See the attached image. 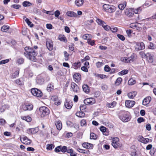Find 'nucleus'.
<instances>
[{
  "instance_id": "39",
  "label": "nucleus",
  "mask_w": 156,
  "mask_h": 156,
  "mask_svg": "<svg viewBox=\"0 0 156 156\" xmlns=\"http://www.w3.org/2000/svg\"><path fill=\"white\" fill-rule=\"evenodd\" d=\"M83 0H76L75 1V4L77 6H80L83 4Z\"/></svg>"
},
{
  "instance_id": "24",
  "label": "nucleus",
  "mask_w": 156,
  "mask_h": 156,
  "mask_svg": "<svg viewBox=\"0 0 156 156\" xmlns=\"http://www.w3.org/2000/svg\"><path fill=\"white\" fill-rule=\"evenodd\" d=\"M145 57L149 62L152 63L153 62V56L151 55L150 53H147L145 55Z\"/></svg>"
},
{
  "instance_id": "22",
  "label": "nucleus",
  "mask_w": 156,
  "mask_h": 156,
  "mask_svg": "<svg viewBox=\"0 0 156 156\" xmlns=\"http://www.w3.org/2000/svg\"><path fill=\"white\" fill-rule=\"evenodd\" d=\"M151 100V97L148 96L144 98L142 104L144 105H147L149 104Z\"/></svg>"
},
{
  "instance_id": "51",
  "label": "nucleus",
  "mask_w": 156,
  "mask_h": 156,
  "mask_svg": "<svg viewBox=\"0 0 156 156\" xmlns=\"http://www.w3.org/2000/svg\"><path fill=\"white\" fill-rule=\"evenodd\" d=\"M122 81V79L121 77L118 78L115 82V84L116 85H119Z\"/></svg>"
},
{
  "instance_id": "56",
  "label": "nucleus",
  "mask_w": 156,
  "mask_h": 156,
  "mask_svg": "<svg viewBox=\"0 0 156 156\" xmlns=\"http://www.w3.org/2000/svg\"><path fill=\"white\" fill-rule=\"evenodd\" d=\"M25 21L29 26H30L31 27H33L34 24L29 20L28 19L26 18Z\"/></svg>"
},
{
  "instance_id": "48",
  "label": "nucleus",
  "mask_w": 156,
  "mask_h": 156,
  "mask_svg": "<svg viewBox=\"0 0 156 156\" xmlns=\"http://www.w3.org/2000/svg\"><path fill=\"white\" fill-rule=\"evenodd\" d=\"M46 148L48 150H52L55 147V145L52 144H48Z\"/></svg>"
},
{
  "instance_id": "26",
  "label": "nucleus",
  "mask_w": 156,
  "mask_h": 156,
  "mask_svg": "<svg viewBox=\"0 0 156 156\" xmlns=\"http://www.w3.org/2000/svg\"><path fill=\"white\" fill-rule=\"evenodd\" d=\"M82 89L83 91L87 94L89 93L90 92L89 87L87 84H84L82 85Z\"/></svg>"
},
{
  "instance_id": "37",
  "label": "nucleus",
  "mask_w": 156,
  "mask_h": 156,
  "mask_svg": "<svg viewBox=\"0 0 156 156\" xmlns=\"http://www.w3.org/2000/svg\"><path fill=\"white\" fill-rule=\"evenodd\" d=\"M9 28V27L8 25H4L1 28V30L4 32H7Z\"/></svg>"
},
{
  "instance_id": "3",
  "label": "nucleus",
  "mask_w": 156,
  "mask_h": 156,
  "mask_svg": "<svg viewBox=\"0 0 156 156\" xmlns=\"http://www.w3.org/2000/svg\"><path fill=\"white\" fill-rule=\"evenodd\" d=\"M49 113V109L46 107L42 106L39 108V114L42 118L48 115Z\"/></svg>"
},
{
  "instance_id": "6",
  "label": "nucleus",
  "mask_w": 156,
  "mask_h": 156,
  "mask_svg": "<svg viewBox=\"0 0 156 156\" xmlns=\"http://www.w3.org/2000/svg\"><path fill=\"white\" fill-rule=\"evenodd\" d=\"M34 108L33 105L31 103H25L22 105V108L24 111H31Z\"/></svg>"
},
{
  "instance_id": "59",
  "label": "nucleus",
  "mask_w": 156,
  "mask_h": 156,
  "mask_svg": "<svg viewBox=\"0 0 156 156\" xmlns=\"http://www.w3.org/2000/svg\"><path fill=\"white\" fill-rule=\"evenodd\" d=\"M87 43L88 44L93 46L95 44V41L94 40H91L90 39H88L87 40Z\"/></svg>"
},
{
  "instance_id": "8",
  "label": "nucleus",
  "mask_w": 156,
  "mask_h": 156,
  "mask_svg": "<svg viewBox=\"0 0 156 156\" xmlns=\"http://www.w3.org/2000/svg\"><path fill=\"white\" fill-rule=\"evenodd\" d=\"M31 92L32 94L34 96L40 98L43 96V93L41 91L37 88H33L31 89Z\"/></svg>"
},
{
  "instance_id": "12",
  "label": "nucleus",
  "mask_w": 156,
  "mask_h": 156,
  "mask_svg": "<svg viewBox=\"0 0 156 156\" xmlns=\"http://www.w3.org/2000/svg\"><path fill=\"white\" fill-rule=\"evenodd\" d=\"M96 102L95 99L92 98H86L84 100V103L87 105H91L94 103Z\"/></svg>"
},
{
  "instance_id": "4",
  "label": "nucleus",
  "mask_w": 156,
  "mask_h": 156,
  "mask_svg": "<svg viewBox=\"0 0 156 156\" xmlns=\"http://www.w3.org/2000/svg\"><path fill=\"white\" fill-rule=\"evenodd\" d=\"M103 8L104 11L110 13L114 12L116 9V8L115 6L108 4H104Z\"/></svg>"
},
{
  "instance_id": "64",
  "label": "nucleus",
  "mask_w": 156,
  "mask_h": 156,
  "mask_svg": "<svg viewBox=\"0 0 156 156\" xmlns=\"http://www.w3.org/2000/svg\"><path fill=\"white\" fill-rule=\"evenodd\" d=\"M103 63L98 62L96 64V66L98 68H99L102 66L103 65Z\"/></svg>"
},
{
  "instance_id": "50",
  "label": "nucleus",
  "mask_w": 156,
  "mask_h": 156,
  "mask_svg": "<svg viewBox=\"0 0 156 156\" xmlns=\"http://www.w3.org/2000/svg\"><path fill=\"white\" fill-rule=\"evenodd\" d=\"M63 53L64 54V56L65 57V61H68L69 58V54L68 53H67V52L66 51H65L63 52Z\"/></svg>"
},
{
  "instance_id": "15",
  "label": "nucleus",
  "mask_w": 156,
  "mask_h": 156,
  "mask_svg": "<svg viewBox=\"0 0 156 156\" xmlns=\"http://www.w3.org/2000/svg\"><path fill=\"white\" fill-rule=\"evenodd\" d=\"M46 46L48 49L49 51H52L53 49V42L49 39L46 40Z\"/></svg>"
},
{
  "instance_id": "1",
  "label": "nucleus",
  "mask_w": 156,
  "mask_h": 156,
  "mask_svg": "<svg viewBox=\"0 0 156 156\" xmlns=\"http://www.w3.org/2000/svg\"><path fill=\"white\" fill-rule=\"evenodd\" d=\"M24 50L23 55L26 57L31 61L36 62V57L38 54L37 51L34 50V49L29 46L25 47Z\"/></svg>"
},
{
  "instance_id": "43",
  "label": "nucleus",
  "mask_w": 156,
  "mask_h": 156,
  "mask_svg": "<svg viewBox=\"0 0 156 156\" xmlns=\"http://www.w3.org/2000/svg\"><path fill=\"white\" fill-rule=\"evenodd\" d=\"M58 38L61 41H63L64 42L67 40L66 37L64 35L60 34L59 35Z\"/></svg>"
},
{
  "instance_id": "45",
  "label": "nucleus",
  "mask_w": 156,
  "mask_h": 156,
  "mask_svg": "<svg viewBox=\"0 0 156 156\" xmlns=\"http://www.w3.org/2000/svg\"><path fill=\"white\" fill-rule=\"evenodd\" d=\"M74 46L75 45L73 43H71L70 44H69V50L71 51H73L74 52H75V51H74L75 49Z\"/></svg>"
},
{
  "instance_id": "47",
  "label": "nucleus",
  "mask_w": 156,
  "mask_h": 156,
  "mask_svg": "<svg viewBox=\"0 0 156 156\" xmlns=\"http://www.w3.org/2000/svg\"><path fill=\"white\" fill-rule=\"evenodd\" d=\"M32 5V4L28 1H25L23 3V5L24 7L30 6Z\"/></svg>"
},
{
  "instance_id": "13",
  "label": "nucleus",
  "mask_w": 156,
  "mask_h": 156,
  "mask_svg": "<svg viewBox=\"0 0 156 156\" xmlns=\"http://www.w3.org/2000/svg\"><path fill=\"white\" fill-rule=\"evenodd\" d=\"M138 141L144 144H146L149 142H151L152 140L147 138H144L142 136H139L138 138Z\"/></svg>"
},
{
  "instance_id": "7",
  "label": "nucleus",
  "mask_w": 156,
  "mask_h": 156,
  "mask_svg": "<svg viewBox=\"0 0 156 156\" xmlns=\"http://www.w3.org/2000/svg\"><path fill=\"white\" fill-rule=\"evenodd\" d=\"M70 90L73 92L78 93L80 92V88L75 83L72 82L70 84Z\"/></svg>"
},
{
  "instance_id": "61",
  "label": "nucleus",
  "mask_w": 156,
  "mask_h": 156,
  "mask_svg": "<svg viewBox=\"0 0 156 156\" xmlns=\"http://www.w3.org/2000/svg\"><path fill=\"white\" fill-rule=\"evenodd\" d=\"M37 81L38 83L39 84H42L44 81V80L43 78H38L37 80Z\"/></svg>"
},
{
  "instance_id": "27",
  "label": "nucleus",
  "mask_w": 156,
  "mask_h": 156,
  "mask_svg": "<svg viewBox=\"0 0 156 156\" xmlns=\"http://www.w3.org/2000/svg\"><path fill=\"white\" fill-rule=\"evenodd\" d=\"M20 73V69H18L16 70L11 76V78L12 79L16 78V77H18L19 76Z\"/></svg>"
},
{
  "instance_id": "23",
  "label": "nucleus",
  "mask_w": 156,
  "mask_h": 156,
  "mask_svg": "<svg viewBox=\"0 0 156 156\" xmlns=\"http://www.w3.org/2000/svg\"><path fill=\"white\" fill-rule=\"evenodd\" d=\"M82 146L84 148L89 149H93V145L88 143H84L82 144Z\"/></svg>"
},
{
  "instance_id": "21",
  "label": "nucleus",
  "mask_w": 156,
  "mask_h": 156,
  "mask_svg": "<svg viewBox=\"0 0 156 156\" xmlns=\"http://www.w3.org/2000/svg\"><path fill=\"white\" fill-rule=\"evenodd\" d=\"M136 48L138 50H140L144 49L145 48L144 43L142 42H138L136 44Z\"/></svg>"
},
{
  "instance_id": "38",
  "label": "nucleus",
  "mask_w": 156,
  "mask_h": 156,
  "mask_svg": "<svg viewBox=\"0 0 156 156\" xmlns=\"http://www.w3.org/2000/svg\"><path fill=\"white\" fill-rule=\"evenodd\" d=\"M136 83V81L133 78L130 79L128 81V83L129 85H133L135 84Z\"/></svg>"
},
{
  "instance_id": "44",
  "label": "nucleus",
  "mask_w": 156,
  "mask_h": 156,
  "mask_svg": "<svg viewBox=\"0 0 156 156\" xmlns=\"http://www.w3.org/2000/svg\"><path fill=\"white\" fill-rule=\"evenodd\" d=\"M156 152V148L153 147L150 151L149 153L151 156H154Z\"/></svg>"
},
{
  "instance_id": "30",
  "label": "nucleus",
  "mask_w": 156,
  "mask_h": 156,
  "mask_svg": "<svg viewBox=\"0 0 156 156\" xmlns=\"http://www.w3.org/2000/svg\"><path fill=\"white\" fill-rule=\"evenodd\" d=\"M55 124L58 130H60L62 128V124L60 120L56 122Z\"/></svg>"
},
{
  "instance_id": "63",
  "label": "nucleus",
  "mask_w": 156,
  "mask_h": 156,
  "mask_svg": "<svg viewBox=\"0 0 156 156\" xmlns=\"http://www.w3.org/2000/svg\"><path fill=\"white\" fill-rule=\"evenodd\" d=\"M104 70L105 72H109L111 70V69L108 65H105L104 67Z\"/></svg>"
},
{
  "instance_id": "41",
  "label": "nucleus",
  "mask_w": 156,
  "mask_h": 156,
  "mask_svg": "<svg viewBox=\"0 0 156 156\" xmlns=\"http://www.w3.org/2000/svg\"><path fill=\"white\" fill-rule=\"evenodd\" d=\"M133 11V13L136 14H139L142 11V8L140 7L136 9H132Z\"/></svg>"
},
{
  "instance_id": "5",
  "label": "nucleus",
  "mask_w": 156,
  "mask_h": 156,
  "mask_svg": "<svg viewBox=\"0 0 156 156\" xmlns=\"http://www.w3.org/2000/svg\"><path fill=\"white\" fill-rule=\"evenodd\" d=\"M112 145L115 149L122 147V145L120 142L119 139L117 137L112 138Z\"/></svg>"
},
{
  "instance_id": "19",
  "label": "nucleus",
  "mask_w": 156,
  "mask_h": 156,
  "mask_svg": "<svg viewBox=\"0 0 156 156\" xmlns=\"http://www.w3.org/2000/svg\"><path fill=\"white\" fill-rule=\"evenodd\" d=\"M64 105L66 108L70 109L73 105V102L72 101L66 100L65 102Z\"/></svg>"
},
{
  "instance_id": "34",
  "label": "nucleus",
  "mask_w": 156,
  "mask_h": 156,
  "mask_svg": "<svg viewBox=\"0 0 156 156\" xmlns=\"http://www.w3.org/2000/svg\"><path fill=\"white\" fill-rule=\"evenodd\" d=\"M117 103L115 101H113L112 103H108L106 105L108 108H113L115 107Z\"/></svg>"
},
{
  "instance_id": "40",
  "label": "nucleus",
  "mask_w": 156,
  "mask_h": 156,
  "mask_svg": "<svg viewBox=\"0 0 156 156\" xmlns=\"http://www.w3.org/2000/svg\"><path fill=\"white\" fill-rule=\"evenodd\" d=\"M14 82L16 84L19 85H23L24 84L23 81L21 80L20 78L15 80Z\"/></svg>"
},
{
  "instance_id": "2",
  "label": "nucleus",
  "mask_w": 156,
  "mask_h": 156,
  "mask_svg": "<svg viewBox=\"0 0 156 156\" xmlns=\"http://www.w3.org/2000/svg\"><path fill=\"white\" fill-rule=\"evenodd\" d=\"M119 118L123 122H127L131 119L130 114L128 111L121 110L118 114Z\"/></svg>"
},
{
  "instance_id": "55",
  "label": "nucleus",
  "mask_w": 156,
  "mask_h": 156,
  "mask_svg": "<svg viewBox=\"0 0 156 156\" xmlns=\"http://www.w3.org/2000/svg\"><path fill=\"white\" fill-rule=\"evenodd\" d=\"M93 22L94 20L92 19L88 20L86 22V25L87 26H89Z\"/></svg>"
},
{
  "instance_id": "14",
  "label": "nucleus",
  "mask_w": 156,
  "mask_h": 156,
  "mask_svg": "<svg viewBox=\"0 0 156 156\" xmlns=\"http://www.w3.org/2000/svg\"><path fill=\"white\" fill-rule=\"evenodd\" d=\"M66 146H62L61 145L58 146L56 147L54 150L55 151L56 153H59L60 151L63 153H66Z\"/></svg>"
},
{
  "instance_id": "17",
  "label": "nucleus",
  "mask_w": 156,
  "mask_h": 156,
  "mask_svg": "<svg viewBox=\"0 0 156 156\" xmlns=\"http://www.w3.org/2000/svg\"><path fill=\"white\" fill-rule=\"evenodd\" d=\"M124 13L127 16L129 17H132L134 15L133 10L131 8L126 9L125 10Z\"/></svg>"
},
{
  "instance_id": "10",
  "label": "nucleus",
  "mask_w": 156,
  "mask_h": 156,
  "mask_svg": "<svg viewBox=\"0 0 156 156\" xmlns=\"http://www.w3.org/2000/svg\"><path fill=\"white\" fill-rule=\"evenodd\" d=\"M134 54H132L128 58L122 57L121 58V60L122 62L129 63L133 62L134 60Z\"/></svg>"
},
{
  "instance_id": "33",
  "label": "nucleus",
  "mask_w": 156,
  "mask_h": 156,
  "mask_svg": "<svg viewBox=\"0 0 156 156\" xmlns=\"http://www.w3.org/2000/svg\"><path fill=\"white\" fill-rule=\"evenodd\" d=\"M20 118L22 119L25 120L27 122H30L32 120L31 117L29 115L27 116H22L20 117Z\"/></svg>"
},
{
  "instance_id": "54",
  "label": "nucleus",
  "mask_w": 156,
  "mask_h": 156,
  "mask_svg": "<svg viewBox=\"0 0 156 156\" xmlns=\"http://www.w3.org/2000/svg\"><path fill=\"white\" fill-rule=\"evenodd\" d=\"M97 135L93 133H90V139H91L95 140L97 139Z\"/></svg>"
},
{
  "instance_id": "31",
  "label": "nucleus",
  "mask_w": 156,
  "mask_h": 156,
  "mask_svg": "<svg viewBox=\"0 0 156 156\" xmlns=\"http://www.w3.org/2000/svg\"><path fill=\"white\" fill-rule=\"evenodd\" d=\"M67 16L71 17H76L77 16V14L73 11H68L66 12Z\"/></svg>"
},
{
  "instance_id": "52",
  "label": "nucleus",
  "mask_w": 156,
  "mask_h": 156,
  "mask_svg": "<svg viewBox=\"0 0 156 156\" xmlns=\"http://www.w3.org/2000/svg\"><path fill=\"white\" fill-rule=\"evenodd\" d=\"M16 62L19 65L22 64L24 62V59L22 58H19L17 59Z\"/></svg>"
},
{
  "instance_id": "60",
  "label": "nucleus",
  "mask_w": 156,
  "mask_h": 156,
  "mask_svg": "<svg viewBox=\"0 0 156 156\" xmlns=\"http://www.w3.org/2000/svg\"><path fill=\"white\" fill-rule=\"evenodd\" d=\"M102 27L106 31H108L110 30L111 28L108 25H105L104 24L102 25Z\"/></svg>"
},
{
  "instance_id": "20",
  "label": "nucleus",
  "mask_w": 156,
  "mask_h": 156,
  "mask_svg": "<svg viewBox=\"0 0 156 156\" xmlns=\"http://www.w3.org/2000/svg\"><path fill=\"white\" fill-rule=\"evenodd\" d=\"M66 152L70 154V156H76L77 153L74 151L72 148H68L66 146Z\"/></svg>"
},
{
  "instance_id": "53",
  "label": "nucleus",
  "mask_w": 156,
  "mask_h": 156,
  "mask_svg": "<svg viewBox=\"0 0 156 156\" xmlns=\"http://www.w3.org/2000/svg\"><path fill=\"white\" fill-rule=\"evenodd\" d=\"M129 71L127 69H124L122 70L119 73V74L121 75H123L126 74L128 73Z\"/></svg>"
},
{
  "instance_id": "58",
  "label": "nucleus",
  "mask_w": 156,
  "mask_h": 156,
  "mask_svg": "<svg viewBox=\"0 0 156 156\" xmlns=\"http://www.w3.org/2000/svg\"><path fill=\"white\" fill-rule=\"evenodd\" d=\"M90 58L88 55H87L84 58L81 59V62L82 63H83L84 61H87V60H89Z\"/></svg>"
},
{
  "instance_id": "9",
  "label": "nucleus",
  "mask_w": 156,
  "mask_h": 156,
  "mask_svg": "<svg viewBox=\"0 0 156 156\" xmlns=\"http://www.w3.org/2000/svg\"><path fill=\"white\" fill-rule=\"evenodd\" d=\"M20 138L21 143L26 145H29L32 143V140L25 136L23 135L22 136H20Z\"/></svg>"
},
{
  "instance_id": "62",
  "label": "nucleus",
  "mask_w": 156,
  "mask_h": 156,
  "mask_svg": "<svg viewBox=\"0 0 156 156\" xmlns=\"http://www.w3.org/2000/svg\"><path fill=\"white\" fill-rule=\"evenodd\" d=\"M137 121L138 123H140L144 122L145 121V119L142 117H139L138 118Z\"/></svg>"
},
{
  "instance_id": "29",
  "label": "nucleus",
  "mask_w": 156,
  "mask_h": 156,
  "mask_svg": "<svg viewBox=\"0 0 156 156\" xmlns=\"http://www.w3.org/2000/svg\"><path fill=\"white\" fill-rule=\"evenodd\" d=\"M137 94V92L136 91H132L128 93L127 95L129 98L133 99L135 97Z\"/></svg>"
},
{
  "instance_id": "28",
  "label": "nucleus",
  "mask_w": 156,
  "mask_h": 156,
  "mask_svg": "<svg viewBox=\"0 0 156 156\" xmlns=\"http://www.w3.org/2000/svg\"><path fill=\"white\" fill-rule=\"evenodd\" d=\"M54 86L53 83L51 82L49 83L47 86V89L48 92H51L54 89Z\"/></svg>"
},
{
  "instance_id": "42",
  "label": "nucleus",
  "mask_w": 156,
  "mask_h": 156,
  "mask_svg": "<svg viewBox=\"0 0 156 156\" xmlns=\"http://www.w3.org/2000/svg\"><path fill=\"white\" fill-rule=\"evenodd\" d=\"M100 130L103 133H105V134H104L105 136H108V133L106 132V128L105 127L102 126H101Z\"/></svg>"
},
{
  "instance_id": "11",
  "label": "nucleus",
  "mask_w": 156,
  "mask_h": 156,
  "mask_svg": "<svg viewBox=\"0 0 156 156\" xmlns=\"http://www.w3.org/2000/svg\"><path fill=\"white\" fill-rule=\"evenodd\" d=\"M51 100L53 101L54 104L57 106L60 105L62 103L61 100L57 95L51 96Z\"/></svg>"
},
{
  "instance_id": "25",
  "label": "nucleus",
  "mask_w": 156,
  "mask_h": 156,
  "mask_svg": "<svg viewBox=\"0 0 156 156\" xmlns=\"http://www.w3.org/2000/svg\"><path fill=\"white\" fill-rule=\"evenodd\" d=\"M39 131V128L38 127H35L34 128L29 129L28 130V133L31 134H34L37 133Z\"/></svg>"
},
{
  "instance_id": "18",
  "label": "nucleus",
  "mask_w": 156,
  "mask_h": 156,
  "mask_svg": "<svg viewBox=\"0 0 156 156\" xmlns=\"http://www.w3.org/2000/svg\"><path fill=\"white\" fill-rule=\"evenodd\" d=\"M135 104V102L133 101L126 100L125 101V105L128 108H131Z\"/></svg>"
},
{
  "instance_id": "16",
  "label": "nucleus",
  "mask_w": 156,
  "mask_h": 156,
  "mask_svg": "<svg viewBox=\"0 0 156 156\" xmlns=\"http://www.w3.org/2000/svg\"><path fill=\"white\" fill-rule=\"evenodd\" d=\"M73 79L75 82L78 83L81 80V75L79 73H75L73 76Z\"/></svg>"
},
{
  "instance_id": "32",
  "label": "nucleus",
  "mask_w": 156,
  "mask_h": 156,
  "mask_svg": "<svg viewBox=\"0 0 156 156\" xmlns=\"http://www.w3.org/2000/svg\"><path fill=\"white\" fill-rule=\"evenodd\" d=\"M126 6V1H123L121 2L118 5L119 9L121 10H123Z\"/></svg>"
},
{
  "instance_id": "35",
  "label": "nucleus",
  "mask_w": 156,
  "mask_h": 156,
  "mask_svg": "<svg viewBox=\"0 0 156 156\" xmlns=\"http://www.w3.org/2000/svg\"><path fill=\"white\" fill-rule=\"evenodd\" d=\"M73 66L75 69H77L79 68H80L81 66V64L80 62H75L73 64Z\"/></svg>"
},
{
  "instance_id": "36",
  "label": "nucleus",
  "mask_w": 156,
  "mask_h": 156,
  "mask_svg": "<svg viewBox=\"0 0 156 156\" xmlns=\"http://www.w3.org/2000/svg\"><path fill=\"white\" fill-rule=\"evenodd\" d=\"M76 115L77 116L80 118L84 117L85 115V113L81 111L76 112Z\"/></svg>"
},
{
  "instance_id": "49",
  "label": "nucleus",
  "mask_w": 156,
  "mask_h": 156,
  "mask_svg": "<svg viewBox=\"0 0 156 156\" xmlns=\"http://www.w3.org/2000/svg\"><path fill=\"white\" fill-rule=\"evenodd\" d=\"M80 123V126H86L87 125L86 120L84 119L81 120Z\"/></svg>"
},
{
  "instance_id": "57",
  "label": "nucleus",
  "mask_w": 156,
  "mask_h": 156,
  "mask_svg": "<svg viewBox=\"0 0 156 156\" xmlns=\"http://www.w3.org/2000/svg\"><path fill=\"white\" fill-rule=\"evenodd\" d=\"M118 38L122 41H124L125 40V37L122 35L118 34L117 35Z\"/></svg>"
},
{
  "instance_id": "46",
  "label": "nucleus",
  "mask_w": 156,
  "mask_h": 156,
  "mask_svg": "<svg viewBox=\"0 0 156 156\" xmlns=\"http://www.w3.org/2000/svg\"><path fill=\"white\" fill-rule=\"evenodd\" d=\"M96 21L98 24L101 25L102 26L104 24H106V23L103 21L99 18H97Z\"/></svg>"
}]
</instances>
